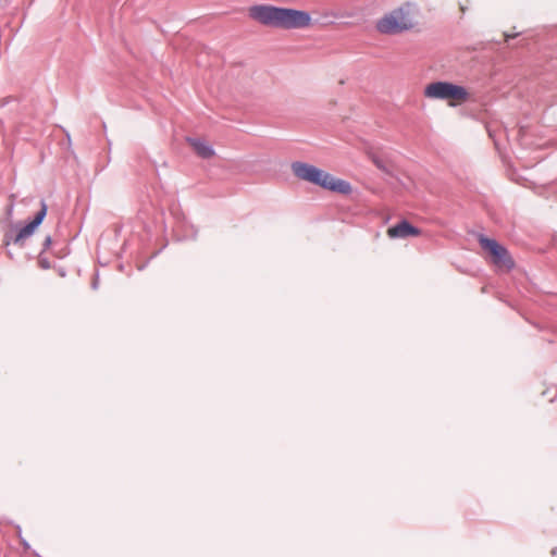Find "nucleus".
I'll return each instance as SVG.
<instances>
[{
	"instance_id": "obj_9",
	"label": "nucleus",
	"mask_w": 557,
	"mask_h": 557,
	"mask_svg": "<svg viewBox=\"0 0 557 557\" xmlns=\"http://www.w3.org/2000/svg\"><path fill=\"white\" fill-rule=\"evenodd\" d=\"M372 160L379 169L386 171V168L381 159H379L377 157H373Z\"/></svg>"
},
{
	"instance_id": "obj_6",
	"label": "nucleus",
	"mask_w": 557,
	"mask_h": 557,
	"mask_svg": "<svg viewBox=\"0 0 557 557\" xmlns=\"http://www.w3.org/2000/svg\"><path fill=\"white\" fill-rule=\"evenodd\" d=\"M47 205L45 201L40 202V210L36 213L34 220L29 222L28 224L24 225L20 228L15 237L12 239L14 244L22 245L23 242L32 236L35 232V230L44 221L46 214H47Z\"/></svg>"
},
{
	"instance_id": "obj_10",
	"label": "nucleus",
	"mask_w": 557,
	"mask_h": 557,
	"mask_svg": "<svg viewBox=\"0 0 557 557\" xmlns=\"http://www.w3.org/2000/svg\"><path fill=\"white\" fill-rule=\"evenodd\" d=\"M50 244H51V237H50V236H48V237H46V239H45V247H48Z\"/></svg>"
},
{
	"instance_id": "obj_2",
	"label": "nucleus",
	"mask_w": 557,
	"mask_h": 557,
	"mask_svg": "<svg viewBox=\"0 0 557 557\" xmlns=\"http://www.w3.org/2000/svg\"><path fill=\"white\" fill-rule=\"evenodd\" d=\"M292 171L299 180L318 185L324 189L347 195L351 191V185L341 178H336L330 173L306 162H293Z\"/></svg>"
},
{
	"instance_id": "obj_8",
	"label": "nucleus",
	"mask_w": 557,
	"mask_h": 557,
	"mask_svg": "<svg viewBox=\"0 0 557 557\" xmlns=\"http://www.w3.org/2000/svg\"><path fill=\"white\" fill-rule=\"evenodd\" d=\"M187 143L193 147L195 152L202 159H210L214 156V150L206 140L201 138L187 137Z\"/></svg>"
},
{
	"instance_id": "obj_7",
	"label": "nucleus",
	"mask_w": 557,
	"mask_h": 557,
	"mask_svg": "<svg viewBox=\"0 0 557 557\" xmlns=\"http://www.w3.org/2000/svg\"><path fill=\"white\" fill-rule=\"evenodd\" d=\"M421 234V231L411 225L408 221L403 220L398 224L389 227L387 230V235L391 238H406L409 236H418Z\"/></svg>"
},
{
	"instance_id": "obj_1",
	"label": "nucleus",
	"mask_w": 557,
	"mask_h": 557,
	"mask_svg": "<svg viewBox=\"0 0 557 557\" xmlns=\"http://www.w3.org/2000/svg\"><path fill=\"white\" fill-rule=\"evenodd\" d=\"M249 17L259 24L278 29H300L311 24V15L301 10L256 4L248 10Z\"/></svg>"
},
{
	"instance_id": "obj_12",
	"label": "nucleus",
	"mask_w": 557,
	"mask_h": 557,
	"mask_svg": "<svg viewBox=\"0 0 557 557\" xmlns=\"http://www.w3.org/2000/svg\"><path fill=\"white\" fill-rule=\"evenodd\" d=\"M92 287L97 288V282H94Z\"/></svg>"
},
{
	"instance_id": "obj_11",
	"label": "nucleus",
	"mask_w": 557,
	"mask_h": 557,
	"mask_svg": "<svg viewBox=\"0 0 557 557\" xmlns=\"http://www.w3.org/2000/svg\"><path fill=\"white\" fill-rule=\"evenodd\" d=\"M516 35L513 36H509V35H506V39L508 40L509 38H513Z\"/></svg>"
},
{
	"instance_id": "obj_3",
	"label": "nucleus",
	"mask_w": 557,
	"mask_h": 557,
	"mask_svg": "<svg viewBox=\"0 0 557 557\" xmlns=\"http://www.w3.org/2000/svg\"><path fill=\"white\" fill-rule=\"evenodd\" d=\"M413 26L409 5L400 7L382 17L376 28L382 34H397Z\"/></svg>"
},
{
	"instance_id": "obj_4",
	"label": "nucleus",
	"mask_w": 557,
	"mask_h": 557,
	"mask_svg": "<svg viewBox=\"0 0 557 557\" xmlns=\"http://www.w3.org/2000/svg\"><path fill=\"white\" fill-rule=\"evenodd\" d=\"M424 96L430 99L465 101L468 99L469 94L462 86L448 82H434L424 88Z\"/></svg>"
},
{
	"instance_id": "obj_13",
	"label": "nucleus",
	"mask_w": 557,
	"mask_h": 557,
	"mask_svg": "<svg viewBox=\"0 0 557 557\" xmlns=\"http://www.w3.org/2000/svg\"><path fill=\"white\" fill-rule=\"evenodd\" d=\"M552 554L555 556L557 554V549H554Z\"/></svg>"
},
{
	"instance_id": "obj_5",
	"label": "nucleus",
	"mask_w": 557,
	"mask_h": 557,
	"mask_svg": "<svg viewBox=\"0 0 557 557\" xmlns=\"http://www.w3.org/2000/svg\"><path fill=\"white\" fill-rule=\"evenodd\" d=\"M480 245L492 255L493 262L496 265L506 268L507 270L513 268L515 262L508 250L504 246L499 245L495 239L482 236L480 238Z\"/></svg>"
}]
</instances>
